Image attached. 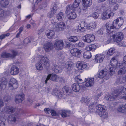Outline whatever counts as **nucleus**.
Returning a JSON list of instances; mask_svg holds the SVG:
<instances>
[{"label": "nucleus", "mask_w": 126, "mask_h": 126, "mask_svg": "<svg viewBox=\"0 0 126 126\" xmlns=\"http://www.w3.org/2000/svg\"><path fill=\"white\" fill-rule=\"evenodd\" d=\"M20 115L19 114H15L14 115H10L8 117V122L9 123L12 124L16 121H19Z\"/></svg>", "instance_id": "9"}, {"label": "nucleus", "mask_w": 126, "mask_h": 126, "mask_svg": "<svg viewBox=\"0 0 126 126\" xmlns=\"http://www.w3.org/2000/svg\"><path fill=\"white\" fill-rule=\"evenodd\" d=\"M79 83H76L72 85V87L73 90L75 92H78L80 89V85Z\"/></svg>", "instance_id": "27"}, {"label": "nucleus", "mask_w": 126, "mask_h": 126, "mask_svg": "<svg viewBox=\"0 0 126 126\" xmlns=\"http://www.w3.org/2000/svg\"><path fill=\"white\" fill-rule=\"evenodd\" d=\"M50 26L54 30L58 32L65 29L66 28L65 24L64 22H61L58 23L54 20L51 21Z\"/></svg>", "instance_id": "3"}, {"label": "nucleus", "mask_w": 126, "mask_h": 126, "mask_svg": "<svg viewBox=\"0 0 126 126\" xmlns=\"http://www.w3.org/2000/svg\"><path fill=\"white\" fill-rule=\"evenodd\" d=\"M19 72L18 68L16 66H12L11 69L10 73L12 75H15L18 74Z\"/></svg>", "instance_id": "21"}, {"label": "nucleus", "mask_w": 126, "mask_h": 126, "mask_svg": "<svg viewBox=\"0 0 126 126\" xmlns=\"http://www.w3.org/2000/svg\"><path fill=\"white\" fill-rule=\"evenodd\" d=\"M77 64L78 65V68L79 70L83 69L87 67L86 63L83 61L78 62Z\"/></svg>", "instance_id": "23"}, {"label": "nucleus", "mask_w": 126, "mask_h": 126, "mask_svg": "<svg viewBox=\"0 0 126 126\" xmlns=\"http://www.w3.org/2000/svg\"><path fill=\"white\" fill-rule=\"evenodd\" d=\"M55 95L56 96H58L59 98H62L63 96V94L62 93L58 90H57L54 92Z\"/></svg>", "instance_id": "43"}, {"label": "nucleus", "mask_w": 126, "mask_h": 126, "mask_svg": "<svg viewBox=\"0 0 126 126\" xmlns=\"http://www.w3.org/2000/svg\"><path fill=\"white\" fill-rule=\"evenodd\" d=\"M102 94V93H101L95 96L94 97V98L96 100H97L98 98L101 96Z\"/></svg>", "instance_id": "62"}, {"label": "nucleus", "mask_w": 126, "mask_h": 126, "mask_svg": "<svg viewBox=\"0 0 126 126\" xmlns=\"http://www.w3.org/2000/svg\"><path fill=\"white\" fill-rule=\"evenodd\" d=\"M64 46V43L62 40H58L55 41L54 47L57 50H61Z\"/></svg>", "instance_id": "11"}, {"label": "nucleus", "mask_w": 126, "mask_h": 126, "mask_svg": "<svg viewBox=\"0 0 126 126\" xmlns=\"http://www.w3.org/2000/svg\"><path fill=\"white\" fill-rule=\"evenodd\" d=\"M123 23V20L122 18L121 17L117 18L114 20L113 23L112 25L110 26L106 27L107 28V33L111 32L113 31V29L114 28L116 29H119Z\"/></svg>", "instance_id": "1"}, {"label": "nucleus", "mask_w": 126, "mask_h": 126, "mask_svg": "<svg viewBox=\"0 0 126 126\" xmlns=\"http://www.w3.org/2000/svg\"><path fill=\"white\" fill-rule=\"evenodd\" d=\"M81 2V0H75L73 4L71 5L72 7V9L74 10L76 8L78 7Z\"/></svg>", "instance_id": "32"}, {"label": "nucleus", "mask_w": 126, "mask_h": 126, "mask_svg": "<svg viewBox=\"0 0 126 126\" xmlns=\"http://www.w3.org/2000/svg\"><path fill=\"white\" fill-rule=\"evenodd\" d=\"M119 91H115L111 95H110L106 97V99L109 101H113L114 100L117 96L120 94L121 93Z\"/></svg>", "instance_id": "12"}, {"label": "nucleus", "mask_w": 126, "mask_h": 126, "mask_svg": "<svg viewBox=\"0 0 126 126\" xmlns=\"http://www.w3.org/2000/svg\"><path fill=\"white\" fill-rule=\"evenodd\" d=\"M68 112L67 110H61L59 111L60 114L63 118L66 117L68 116Z\"/></svg>", "instance_id": "37"}, {"label": "nucleus", "mask_w": 126, "mask_h": 126, "mask_svg": "<svg viewBox=\"0 0 126 126\" xmlns=\"http://www.w3.org/2000/svg\"><path fill=\"white\" fill-rule=\"evenodd\" d=\"M73 64L71 62H67L66 63L65 69L66 71H70L71 70L73 67Z\"/></svg>", "instance_id": "24"}, {"label": "nucleus", "mask_w": 126, "mask_h": 126, "mask_svg": "<svg viewBox=\"0 0 126 126\" xmlns=\"http://www.w3.org/2000/svg\"><path fill=\"white\" fill-rule=\"evenodd\" d=\"M97 25L95 22L93 21L89 23H86V28L87 30H93L95 29Z\"/></svg>", "instance_id": "17"}, {"label": "nucleus", "mask_w": 126, "mask_h": 126, "mask_svg": "<svg viewBox=\"0 0 126 126\" xmlns=\"http://www.w3.org/2000/svg\"><path fill=\"white\" fill-rule=\"evenodd\" d=\"M24 42L25 44H27L28 43H30V41L29 39L27 38L25 39L24 40Z\"/></svg>", "instance_id": "63"}, {"label": "nucleus", "mask_w": 126, "mask_h": 126, "mask_svg": "<svg viewBox=\"0 0 126 126\" xmlns=\"http://www.w3.org/2000/svg\"><path fill=\"white\" fill-rule=\"evenodd\" d=\"M82 1L83 5L86 7L90 6L92 4L91 0H82Z\"/></svg>", "instance_id": "31"}, {"label": "nucleus", "mask_w": 126, "mask_h": 126, "mask_svg": "<svg viewBox=\"0 0 126 126\" xmlns=\"http://www.w3.org/2000/svg\"><path fill=\"white\" fill-rule=\"evenodd\" d=\"M62 90L64 93H67V94H69L72 91L71 89L70 88L66 86L63 88Z\"/></svg>", "instance_id": "33"}, {"label": "nucleus", "mask_w": 126, "mask_h": 126, "mask_svg": "<svg viewBox=\"0 0 126 126\" xmlns=\"http://www.w3.org/2000/svg\"><path fill=\"white\" fill-rule=\"evenodd\" d=\"M64 16L65 14L63 13L60 12L57 15V18L59 21H60L64 18Z\"/></svg>", "instance_id": "38"}, {"label": "nucleus", "mask_w": 126, "mask_h": 126, "mask_svg": "<svg viewBox=\"0 0 126 126\" xmlns=\"http://www.w3.org/2000/svg\"><path fill=\"white\" fill-rule=\"evenodd\" d=\"M7 83V81L5 78H3L0 80V91L3 88H5L6 85Z\"/></svg>", "instance_id": "22"}, {"label": "nucleus", "mask_w": 126, "mask_h": 126, "mask_svg": "<svg viewBox=\"0 0 126 126\" xmlns=\"http://www.w3.org/2000/svg\"><path fill=\"white\" fill-rule=\"evenodd\" d=\"M55 14V13H54V12H53V11L51 10L48 13L47 16L48 17L50 18L53 16Z\"/></svg>", "instance_id": "56"}, {"label": "nucleus", "mask_w": 126, "mask_h": 126, "mask_svg": "<svg viewBox=\"0 0 126 126\" xmlns=\"http://www.w3.org/2000/svg\"><path fill=\"white\" fill-rule=\"evenodd\" d=\"M11 52L12 55L10 53L4 52L2 54L1 57L3 58H10L11 59H13L16 56L18 53V52L17 51L14 50H12Z\"/></svg>", "instance_id": "7"}, {"label": "nucleus", "mask_w": 126, "mask_h": 126, "mask_svg": "<svg viewBox=\"0 0 126 126\" xmlns=\"http://www.w3.org/2000/svg\"><path fill=\"white\" fill-rule=\"evenodd\" d=\"M96 46L95 45L93 44L89 45L88 46L86 47L85 48V49L89 51L90 50H94L96 48Z\"/></svg>", "instance_id": "30"}, {"label": "nucleus", "mask_w": 126, "mask_h": 126, "mask_svg": "<svg viewBox=\"0 0 126 126\" xmlns=\"http://www.w3.org/2000/svg\"><path fill=\"white\" fill-rule=\"evenodd\" d=\"M68 18L70 20L74 19L76 17V15L75 12H71L67 15Z\"/></svg>", "instance_id": "35"}, {"label": "nucleus", "mask_w": 126, "mask_h": 126, "mask_svg": "<svg viewBox=\"0 0 126 126\" xmlns=\"http://www.w3.org/2000/svg\"><path fill=\"white\" fill-rule=\"evenodd\" d=\"M85 38L83 40L86 42L90 43L94 41L95 39L94 36L92 34H88L85 36Z\"/></svg>", "instance_id": "14"}, {"label": "nucleus", "mask_w": 126, "mask_h": 126, "mask_svg": "<svg viewBox=\"0 0 126 126\" xmlns=\"http://www.w3.org/2000/svg\"><path fill=\"white\" fill-rule=\"evenodd\" d=\"M76 45L77 47H83L84 46V44L82 42H79L78 43H77Z\"/></svg>", "instance_id": "57"}, {"label": "nucleus", "mask_w": 126, "mask_h": 126, "mask_svg": "<svg viewBox=\"0 0 126 126\" xmlns=\"http://www.w3.org/2000/svg\"><path fill=\"white\" fill-rule=\"evenodd\" d=\"M108 33L110 34V35L112 36L114 41L117 43L120 42L123 39V34L121 32H119L115 34V32L113 30L111 31V32H110V33Z\"/></svg>", "instance_id": "4"}, {"label": "nucleus", "mask_w": 126, "mask_h": 126, "mask_svg": "<svg viewBox=\"0 0 126 126\" xmlns=\"http://www.w3.org/2000/svg\"><path fill=\"white\" fill-rule=\"evenodd\" d=\"M126 104L124 105H121L118 108L117 110L120 112L121 113H125L126 112Z\"/></svg>", "instance_id": "28"}, {"label": "nucleus", "mask_w": 126, "mask_h": 126, "mask_svg": "<svg viewBox=\"0 0 126 126\" xmlns=\"http://www.w3.org/2000/svg\"><path fill=\"white\" fill-rule=\"evenodd\" d=\"M107 74V72L106 71L102 70L99 72L98 76L99 78H102L105 77Z\"/></svg>", "instance_id": "34"}, {"label": "nucleus", "mask_w": 126, "mask_h": 126, "mask_svg": "<svg viewBox=\"0 0 126 126\" xmlns=\"http://www.w3.org/2000/svg\"><path fill=\"white\" fill-rule=\"evenodd\" d=\"M75 80L76 82H77L78 83L80 84L81 83V82L82 81L81 79L80 78V76L79 75H78L76 76L75 78Z\"/></svg>", "instance_id": "51"}, {"label": "nucleus", "mask_w": 126, "mask_h": 126, "mask_svg": "<svg viewBox=\"0 0 126 126\" xmlns=\"http://www.w3.org/2000/svg\"><path fill=\"white\" fill-rule=\"evenodd\" d=\"M46 33L48 38L51 39L54 36L55 32L53 30H48L46 31Z\"/></svg>", "instance_id": "25"}, {"label": "nucleus", "mask_w": 126, "mask_h": 126, "mask_svg": "<svg viewBox=\"0 0 126 126\" xmlns=\"http://www.w3.org/2000/svg\"><path fill=\"white\" fill-rule=\"evenodd\" d=\"M96 109L101 112L103 111H104L105 110V106L101 104H98L96 106Z\"/></svg>", "instance_id": "36"}, {"label": "nucleus", "mask_w": 126, "mask_h": 126, "mask_svg": "<svg viewBox=\"0 0 126 126\" xmlns=\"http://www.w3.org/2000/svg\"><path fill=\"white\" fill-rule=\"evenodd\" d=\"M86 24L84 22H81V23L79 25L78 27L79 29H81L83 28L86 29Z\"/></svg>", "instance_id": "46"}, {"label": "nucleus", "mask_w": 126, "mask_h": 126, "mask_svg": "<svg viewBox=\"0 0 126 126\" xmlns=\"http://www.w3.org/2000/svg\"><path fill=\"white\" fill-rule=\"evenodd\" d=\"M44 110L47 113H51L52 110H51L49 109L45 108L44 109Z\"/></svg>", "instance_id": "59"}, {"label": "nucleus", "mask_w": 126, "mask_h": 126, "mask_svg": "<svg viewBox=\"0 0 126 126\" xmlns=\"http://www.w3.org/2000/svg\"><path fill=\"white\" fill-rule=\"evenodd\" d=\"M14 110V109L11 106L5 107L3 110V111L6 113L8 114L13 113Z\"/></svg>", "instance_id": "19"}, {"label": "nucleus", "mask_w": 126, "mask_h": 126, "mask_svg": "<svg viewBox=\"0 0 126 126\" xmlns=\"http://www.w3.org/2000/svg\"><path fill=\"white\" fill-rule=\"evenodd\" d=\"M114 13L110 10H106L103 12L102 19L103 20L107 19L113 16Z\"/></svg>", "instance_id": "10"}, {"label": "nucleus", "mask_w": 126, "mask_h": 126, "mask_svg": "<svg viewBox=\"0 0 126 126\" xmlns=\"http://www.w3.org/2000/svg\"><path fill=\"white\" fill-rule=\"evenodd\" d=\"M66 8V9L65 11V13L66 14L68 13L71 10H74L73 9H72V7L71 6V5L67 6Z\"/></svg>", "instance_id": "54"}, {"label": "nucleus", "mask_w": 126, "mask_h": 126, "mask_svg": "<svg viewBox=\"0 0 126 126\" xmlns=\"http://www.w3.org/2000/svg\"><path fill=\"white\" fill-rule=\"evenodd\" d=\"M126 72V66H124L118 72V74L119 75H121L125 74Z\"/></svg>", "instance_id": "39"}, {"label": "nucleus", "mask_w": 126, "mask_h": 126, "mask_svg": "<svg viewBox=\"0 0 126 126\" xmlns=\"http://www.w3.org/2000/svg\"><path fill=\"white\" fill-rule=\"evenodd\" d=\"M25 99V95L23 94H18L16 96L15 101L16 103H19L22 102Z\"/></svg>", "instance_id": "13"}, {"label": "nucleus", "mask_w": 126, "mask_h": 126, "mask_svg": "<svg viewBox=\"0 0 126 126\" xmlns=\"http://www.w3.org/2000/svg\"><path fill=\"white\" fill-rule=\"evenodd\" d=\"M83 56L85 58L89 59L91 57V54L89 51H86L84 53Z\"/></svg>", "instance_id": "44"}, {"label": "nucleus", "mask_w": 126, "mask_h": 126, "mask_svg": "<svg viewBox=\"0 0 126 126\" xmlns=\"http://www.w3.org/2000/svg\"><path fill=\"white\" fill-rule=\"evenodd\" d=\"M9 3L8 0H0V4L3 7H5Z\"/></svg>", "instance_id": "42"}, {"label": "nucleus", "mask_w": 126, "mask_h": 126, "mask_svg": "<svg viewBox=\"0 0 126 126\" xmlns=\"http://www.w3.org/2000/svg\"><path fill=\"white\" fill-rule=\"evenodd\" d=\"M43 48L46 52H49L53 49V44L50 42L44 44Z\"/></svg>", "instance_id": "16"}, {"label": "nucleus", "mask_w": 126, "mask_h": 126, "mask_svg": "<svg viewBox=\"0 0 126 126\" xmlns=\"http://www.w3.org/2000/svg\"><path fill=\"white\" fill-rule=\"evenodd\" d=\"M102 94V93H101L95 96L94 97V98L96 100H97L98 98L101 96Z\"/></svg>", "instance_id": "61"}, {"label": "nucleus", "mask_w": 126, "mask_h": 126, "mask_svg": "<svg viewBox=\"0 0 126 126\" xmlns=\"http://www.w3.org/2000/svg\"><path fill=\"white\" fill-rule=\"evenodd\" d=\"M52 68L56 73H59L61 72V67L59 65H57L56 64H52Z\"/></svg>", "instance_id": "26"}, {"label": "nucleus", "mask_w": 126, "mask_h": 126, "mask_svg": "<svg viewBox=\"0 0 126 126\" xmlns=\"http://www.w3.org/2000/svg\"><path fill=\"white\" fill-rule=\"evenodd\" d=\"M96 46L95 45L93 44L89 45L88 46L86 47L85 48V49L89 51L90 50H94L96 48Z\"/></svg>", "instance_id": "29"}, {"label": "nucleus", "mask_w": 126, "mask_h": 126, "mask_svg": "<svg viewBox=\"0 0 126 126\" xmlns=\"http://www.w3.org/2000/svg\"><path fill=\"white\" fill-rule=\"evenodd\" d=\"M30 23L31 25H32L33 27H34L36 25V24L35 22L33 20H31L30 21Z\"/></svg>", "instance_id": "64"}, {"label": "nucleus", "mask_w": 126, "mask_h": 126, "mask_svg": "<svg viewBox=\"0 0 126 126\" xmlns=\"http://www.w3.org/2000/svg\"><path fill=\"white\" fill-rule=\"evenodd\" d=\"M117 62V61L115 58H113L111 60L110 64L112 67H110L109 69V74L111 76L112 75L114 72V67L116 66Z\"/></svg>", "instance_id": "8"}, {"label": "nucleus", "mask_w": 126, "mask_h": 126, "mask_svg": "<svg viewBox=\"0 0 126 126\" xmlns=\"http://www.w3.org/2000/svg\"><path fill=\"white\" fill-rule=\"evenodd\" d=\"M81 102L82 103H85L86 105H88L89 101L87 98L83 97L82 99Z\"/></svg>", "instance_id": "52"}, {"label": "nucleus", "mask_w": 126, "mask_h": 126, "mask_svg": "<svg viewBox=\"0 0 126 126\" xmlns=\"http://www.w3.org/2000/svg\"><path fill=\"white\" fill-rule=\"evenodd\" d=\"M99 115L100 117L104 118L107 117L108 115V114L107 112H105L104 111H103L101 112H100Z\"/></svg>", "instance_id": "47"}, {"label": "nucleus", "mask_w": 126, "mask_h": 126, "mask_svg": "<svg viewBox=\"0 0 126 126\" xmlns=\"http://www.w3.org/2000/svg\"><path fill=\"white\" fill-rule=\"evenodd\" d=\"M42 64L44 65L47 68L49 67V60L47 57H43L41 58L40 62H39L35 64V67L36 69L38 71H41L43 69V67Z\"/></svg>", "instance_id": "2"}, {"label": "nucleus", "mask_w": 126, "mask_h": 126, "mask_svg": "<svg viewBox=\"0 0 126 126\" xmlns=\"http://www.w3.org/2000/svg\"><path fill=\"white\" fill-rule=\"evenodd\" d=\"M8 87L10 90L16 89L18 87L17 81L14 78L11 79L9 82Z\"/></svg>", "instance_id": "6"}, {"label": "nucleus", "mask_w": 126, "mask_h": 126, "mask_svg": "<svg viewBox=\"0 0 126 126\" xmlns=\"http://www.w3.org/2000/svg\"><path fill=\"white\" fill-rule=\"evenodd\" d=\"M49 79L53 81L57 82L58 80L61 81L63 80V79L62 77H59L55 74H50L47 76L45 81L46 84H47L48 81Z\"/></svg>", "instance_id": "5"}, {"label": "nucleus", "mask_w": 126, "mask_h": 126, "mask_svg": "<svg viewBox=\"0 0 126 126\" xmlns=\"http://www.w3.org/2000/svg\"><path fill=\"white\" fill-rule=\"evenodd\" d=\"M92 17L95 19H97L98 18L99 16L98 13L96 12H95L92 14Z\"/></svg>", "instance_id": "53"}, {"label": "nucleus", "mask_w": 126, "mask_h": 126, "mask_svg": "<svg viewBox=\"0 0 126 126\" xmlns=\"http://www.w3.org/2000/svg\"><path fill=\"white\" fill-rule=\"evenodd\" d=\"M52 5V6L51 8V11H53V12H54V13H55L58 9V6L57 4L55 3L53 4Z\"/></svg>", "instance_id": "45"}, {"label": "nucleus", "mask_w": 126, "mask_h": 126, "mask_svg": "<svg viewBox=\"0 0 126 126\" xmlns=\"http://www.w3.org/2000/svg\"><path fill=\"white\" fill-rule=\"evenodd\" d=\"M4 11L0 8V18L2 17L4 15Z\"/></svg>", "instance_id": "58"}, {"label": "nucleus", "mask_w": 126, "mask_h": 126, "mask_svg": "<svg viewBox=\"0 0 126 126\" xmlns=\"http://www.w3.org/2000/svg\"><path fill=\"white\" fill-rule=\"evenodd\" d=\"M115 49L112 48H110L108 51L107 55L108 56L112 55L115 53Z\"/></svg>", "instance_id": "41"}, {"label": "nucleus", "mask_w": 126, "mask_h": 126, "mask_svg": "<svg viewBox=\"0 0 126 126\" xmlns=\"http://www.w3.org/2000/svg\"><path fill=\"white\" fill-rule=\"evenodd\" d=\"M105 57L104 55L101 54H98L95 56V61L98 63L102 62Z\"/></svg>", "instance_id": "18"}, {"label": "nucleus", "mask_w": 126, "mask_h": 126, "mask_svg": "<svg viewBox=\"0 0 126 126\" xmlns=\"http://www.w3.org/2000/svg\"><path fill=\"white\" fill-rule=\"evenodd\" d=\"M5 121V119L3 116L0 118V126H5V124L4 122Z\"/></svg>", "instance_id": "49"}, {"label": "nucleus", "mask_w": 126, "mask_h": 126, "mask_svg": "<svg viewBox=\"0 0 126 126\" xmlns=\"http://www.w3.org/2000/svg\"><path fill=\"white\" fill-rule=\"evenodd\" d=\"M94 79L93 78H86L85 86L87 87H91L94 84Z\"/></svg>", "instance_id": "20"}, {"label": "nucleus", "mask_w": 126, "mask_h": 126, "mask_svg": "<svg viewBox=\"0 0 126 126\" xmlns=\"http://www.w3.org/2000/svg\"><path fill=\"white\" fill-rule=\"evenodd\" d=\"M125 64L124 63H117L116 66V68L117 69L120 68L122 66H125L124 65ZM125 66H126V65Z\"/></svg>", "instance_id": "55"}, {"label": "nucleus", "mask_w": 126, "mask_h": 126, "mask_svg": "<svg viewBox=\"0 0 126 126\" xmlns=\"http://www.w3.org/2000/svg\"><path fill=\"white\" fill-rule=\"evenodd\" d=\"M70 52L73 56L79 57L82 51L78 49L74 48L70 50Z\"/></svg>", "instance_id": "15"}, {"label": "nucleus", "mask_w": 126, "mask_h": 126, "mask_svg": "<svg viewBox=\"0 0 126 126\" xmlns=\"http://www.w3.org/2000/svg\"><path fill=\"white\" fill-rule=\"evenodd\" d=\"M78 36H70L69 38L70 41L72 42H75L78 40Z\"/></svg>", "instance_id": "40"}, {"label": "nucleus", "mask_w": 126, "mask_h": 126, "mask_svg": "<svg viewBox=\"0 0 126 126\" xmlns=\"http://www.w3.org/2000/svg\"><path fill=\"white\" fill-rule=\"evenodd\" d=\"M118 4L117 3H115L112 5L111 6V9L112 11H115L118 9Z\"/></svg>", "instance_id": "48"}, {"label": "nucleus", "mask_w": 126, "mask_h": 126, "mask_svg": "<svg viewBox=\"0 0 126 126\" xmlns=\"http://www.w3.org/2000/svg\"><path fill=\"white\" fill-rule=\"evenodd\" d=\"M109 3L110 4L112 5L114 4V3H116V0H109Z\"/></svg>", "instance_id": "60"}, {"label": "nucleus", "mask_w": 126, "mask_h": 126, "mask_svg": "<svg viewBox=\"0 0 126 126\" xmlns=\"http://www.w3.org/2000/svg\"><path fill=\"white\" fill-rule=\"evenodd\" d=\"M125 81V79H123L122 78H120L118 79L117 80V83L118 84H122L124 83Z\"/></svg>", "instance_id": "50"}]
</instances>
